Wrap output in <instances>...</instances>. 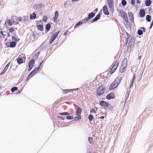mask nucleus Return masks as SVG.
<instances>
[{
  "label": "nucleus",
  "instance_id": "473e14b6",
  "mask_svg": "<svg viewBox=\"0 0 153 153\" xmlns=\"http://www.w3.org/2000/svg\"><path fill=\"white\" fill-rule=\"evenodd\" d=\"M93 138L92 137H89L88 138V140L89 143L91 144H93Z\"/></svg>",
  "mask_w": 153,
  "mask_h": 153
},
{
  "label": "nucleus",
  "instance_id": "09e8293b",
  "mask_svg": "<svg viewBox=\"0 0 153 153\" xmlns=\"http://www.w3.org/2000/svg\"><path fill=\"white\" fill-rule=\"evenodd\" d=\"M31 73H30L29 74V75L27 77V79L26 80L27 81L29 80V79L31 77H30L31 76Z\"/></svg>",
  "mask_w": 153,
  "mask_h": 153
},
{
  "label": "nucleus",
  "instance_id": "a211bd4d",
  "mask_svg": "<svg viewBox=\"0 0 153 153\" xmlns=\"http://www.w3.org/2000/svg\"><path fill=\"white\" fill-rule=\"evenodd\" d=\"M139 14L141 17H143L145 15V11L144 9H142L141 10Z\"/></svg>",
  "mask_w": 153,
  "mask_h": 153
},
{
  "label": "nucleus",
  "instance_id": "4c0bfd02",
  "mask_svg": "<svg viewBox=\"0 0 153 153\" xmlns=\"http://www.w3.org/2000/svg\"><path fill=\"white\" fill-rule=\"evenodd\" d=\"M40 68L39 67H37L35 69L33 70L32 71L34 73H36V71H38Z\"/></svg>",
  "mask_w": 153,
  "mask_h": 153
},
{
  "label": "nucleus",
  "instance_id": "f257e3e1",
  "mask_svg": "<svg viewBox=\"0 0 153 153\" xmlns=\"http://www.w3.org/2000/svg\"><path fill=\"white\" fill-rule=\"evenodd\" d=\"M123 76V74H119L114 81L111 85L109 88V90H112L117 87L120 83Z\"/></svg>",
  "mask_w": 153,
  "mask_h": 153
},
{
  "label": "nucleus",
  "instance_id": "e433bc0d",
  "mask_svg": "<svg viewBox=\"0 0 153 153\" xmlns=\"http://www.w3.org/2000/svg\"><path fill=\"white\" fill-rule=\"evenodd\" d=\"M121 4L123 6H125L126 4V1L125 0H122Z\"/></svg>",
  "mask_w": 153,
  "mask_h": 153
},
{
  "label": "nucleus",
  "instance_id": "338daca9",
  "mask_svg": "<svg viewBox=\"0 0 153 153\" xmlns=\"http://www.w3.org/2000/svg\"><path fill=\"white\" fill-rule=\"evenodd\" d=\"M126 33H127V34L128 36V35H129V34H128V33H127V32Z\"/></svg>",
  "mask_w": 153,
  "mask_h": 153
},
{
  "label": "nucleus",
  "instance_id": "a18cd8bd",
  "mask_svg": "<svg viewBox=\"0 0 153 153\" xmlns=\"http://www.w3.org/2000/svg\"><path fill=\"white\" fill-rule=\"evenodd\" d=\"M67 119L71 120L73 118V117L71 116H68L66 117Z\"/></svg>",
  "mask_w": 153,
  "mask_h": 153
},
{
  "label": "nucleus",
  "instance_id": "72a5a7b5",
  "mask_svg": "<svg viewBox=\"0 0 153 153\" xmlns=\"http://www.w3.org/2000/svg\"><path fill=\"white\" fill-rule=\"evenodd\" d=\"M74 89H72V90H74ZM71 90H62L63 93H68L70 91H71Z\"/></svg>",
  "mask_w": 153,
  "mask_h": 153
},
{
  "label": "nucleus",
  "instance_id": "ddd939ff",
  "mask_svg": "<svg viewBox=\"0 0 153 153\" xmlns=\"http://www.w3.org/2000/svg\"><path fill=\"white\" fill-rule=\"evenodd\" d=\"M100 105L101 106L107 107L108 105V104L104 100H101L100 102Z\"/></svg>",
  "mask_w": 153,
  "mask_h": 153
},
{
  "label": "nucleus",
  "instance_id": "052dcab7",
  "mask_svg": "<svg viewBox=\"0 0 153 153\" xmlns=\"http://www.w3.org/2000/svg\"><path fill=\"white\" fill-rule=\"evenodd\" d=\"M153 23L152 22V23L151 24L150 26V28H151V27H152V25H153Z\"/></svg>",
  "mask_w": 153,
  "mask_h": 153
},
{
  "label": "nucleus",
  "instance_id": "1a4fd4ad",
  "mask_svg": "<svg viewBox=\"0 0 153 153\" xmlns=\"http://www.w3.org/2000/svg\"><path fill=\"white\" fill-rule=\"evenodd\" d=\"M115 97V96L114 93H111L107 95L106 98L107 99L110 100L111 99H114Z\"/></svg>",
  "mask_w": 153,
  "mask_h": 153
},
{
  "label": "nucleus",
  "instance_id": "3c124183",
  "mask_svg": "<svg viewBox=\"0 0 153 153\" xmlns=\"http://www.w3.org/2000/svg\"><path fill=\"white\" fill-rule=\"evenodd\" d=\"M43 6L42 4H38V6L39 8H41Z\"/></svg>",
  "mask_w": 153,
  "mask_h": 153
},
{
  "label": "nucleus",
  "instance_id": "6e6d98bb",
  "mask_svg": "<svg viewBox=\"0 0 153 153\" xmlns=\"http://www.w3.org/2000/svg\"><path fill=\"white\" fill-rule=\"evenodd\" d=\"M68 31H66V32H65L63 34V35L64 36H66L67 35V33L68 32Z\"/></svg>",
  "mask_w": 153,
  "mask_h": 153
},
{
  "label": "nucleus",
  "instance_id": "aec40b11",
  "mask_svg": "<svg viewBox=\"0 0 153 153\" xmlns=\"http://www.w3.org/2000/svg\"><path fill=\"white\" fill-rule=\"evenodd\" d=\"M59 14L58 12L57 11H56L55 13V16L53 17L54 21H55L57 20V19L58 18Z\"/></svg>",
  "mask_w": 153,
  "mask_h": 153
},
{
  "label": "nucleus",
  "instance_id": "c85d7f7f",
  "mask_svg": "<svg viewBox=\"0 0 153 153\" xmlns=\"http://www.w3.org/2000/svg\"><path fill=\"white\" fill-rule=\"evenodd\" d=\"M151 3V1L150 0H147L145 2L146 5L147 6H149L150 5Z\"/></svg>",
  "mask_w": 153,
  "mask_h": 153
},
{
  "label": "nucleus",
  "instance_id": "a878e982",
  "mask_svg": "<svg viewBox=\"0 0 153 153\" xmlns=\"http://www.w3.org/2000/svg\"><path fill=\"white\" fill-rule=\"evenodd\" d=\"M95 15V13H89L88 15L89 18L90 19L93 17Z\"/></svg>",
  "mask_w": 153,
  "mask_h": 153
},
{
  "label": "nucleus",
  "instance_id": "f8f14e48",
  "mask_svg": "<svg viewBox=\"0 0 153 153\" xmlns=\"http://www.w3.org/2000/svg\"><path fill=\"white\" fill-rule=\"evenodd\" d=\"M103 11L104 14L108 15L109 14V12L107 9V6L105 5L103 7Z\"/></svg>",
  "mask_w": 153,
  "mask_h": 153
},
{
  "label": "nucleus",
  "instance_id": "c03bdc74",
  "mask_svg": "<svg viewBox=\"0 0 153 153\" xmlns=\"http://www.w3.org/2000/svg\"><path fill=\"white\" fill-rule=\"evenodd\" d=\"M33 7L36 10L38 9L39 7L38 6V4H35L33 6Z\"/></svg>",
  "mask_w": 153,
  "mask_h": 153
},
{
  "label": "nucleus",
  "instance_id": "de8ad7c7",
  "mask_svg": "<svg viewBox=\"0 0 153 153\" xmlns=\"http://www.w3.org/2000/svg\"><path fill=\"white\" fill-rule=\"evenodd\" d=\"M22 17H19L17 18L16 20L17 21H19V22H21L22 21Z\"/></svg>",
  "mask_w": 153,
  "mask_h": 153
},
{
  "label": "nucleus",
  "instance_id": "393cba45",
  "mask_svg": "<svg viewBox=\"0 0 153 153\" xmlns=\"http://www.w3.org/2000/svg\"><path fill=\"white\" fill-rule=\"evenodd\" d=\"M100 15L99 14L97 15L96 17L93 19V21L94 22L97 21L98 19L100 18Z\"/></svg>",
  "mask_w": 153,
  "mask_h": 153
},
{
  "label": "nucleus",
  "instance_id": "774afa93",
  "mask_svg": "<svg viewBox=\"0 0 153 153\" xmlns=\"http://www.w3.org/2000/svg\"><path fill=\"white\" fill-rule=\"evenodd\" d=\"M17 23V24H19V22H18L17 23Z\"/></svg>",
  "mask_w": 153,
  "mask_h": 153
},
{
  "label": "nucleus",
  "instance_id": "13d9d810",
  "mask_svg": "<svg viewBox=\"0 0 153 153\" xmlns=\"http://www.w3.org/2000/svg\"><path fill=\"white\" fill-rule=\"evenodd\" d=\"M101 119H103L104 118V117L103 116H101L99 117Z\"/></svg>",
  "mask_w": 153,
  "mask_h": 153
},
{
  "label": "nucleus",
  "instance_id": "5701e85b",
  "mask_svg": "<svg viewBox=\"0 0 153 153\" xmlns=\"http://www.w3.org/2000/svg\"><path fill=\"white\" fill-rule=\"evenodd\" d=\"M37 28L38 30L42 31L44 29V27L42 25H39L37 26Z\"/></svg>",
  "mask_w": 153,
  "mask_h": 153
},
{
  "label": "nucleus",
  "instance_id": "bb28decb",
  "mask_svg": "<svg viewBox=\"0 0 153 153\" xmlns=\"http://www.w3.org/2000/svg\"><path fill=\"white\" fill-rule=\"evenodd\" d=\"M16 43L15 42H11L10 43V46L11 48H14L15 47L16 45Z\"/></svg>",
  "mask_w": 153,
  "mask_h": 153
},
{
  "label": "nucleus",
  "instance_id": "603ef678",
  "mask_svg": "<svg viewBox=\"0 0 153 153\" xmlns=\"http://www.w3.org/2000/svg\"><path fill=\"white\" fill-rule=\"evenodd\" d=\"M90 19L89 18V17H88L84 19L83 20L84 21H88Z\"/></svg>",
  "mask_w": 153,
  "mask_h": 153
},
{
  "label": "nucleus",
  "instance_id": "423d86ee",
  "mask_svg": "<svg viewBox=\"0 0 153 153\" xmlns=\"http://www.w3.org/2000/svg\"><path fill=\"white\" fill-rule=\"evenodd\" d=\"M105 89L104 86L101 85L97 89V94L98 96H100L102 95L104 92Z\"/></svg>",
  "mask_w": 153,
  "mask_h": 153
},
{
  "label": "nucleus",
  "instance_id": "7ed1b4c3",
  "mask_svg": "<svg viewBox=\"0 0 153 153\" xmlns=\"http://www.w3.org/2000/svg\"><path fill=\"white\" fill-rule=\"evenodd\" d=\"M119 13L120 14V16L122 18L123 20L125 21V25H127L128 23V18L127 16V14L126 12L122 10H119Z\"/></svg>",
  "mask_w": 153,
  "mask_h": 153
},
{
  "label": "nucleus",
  "instance_id": "680f3d73",
  "mask_svg": "<svg viewBox=\"0 0 153 153\" xmlns=\"http://www.w3.org/2000/svg\"><path fill=\"white\" fill-rule=\"evenodd\" d=\"M66 5H67V4L66 3H65L64 4V6L65 7Z\"/></svg>",
  "mask_w": 153,
  "mask_h": 153
},
{
  "label": "nucleus",
  "instance_id": "2f4dec72",
  "mask_svg": "<svg viewBox=\"0 0 153 153\" xmlns=\"http://www.w3.org/2000/svg\"><path fill=\"white\" fill-rule=\"evenodd\" d=\"M146 20L148 22H149L151 19V16L149 15H147L146 16Z\"/></svg>",
  "mask_w": 153,
  "mask_h": 153
},
{
  "label": "nucleus",
  "instance_id": "b1692460",
  "mask_svg": "<svg viewBox=\"0 0 153 153\" xmlns=\"http://www.w3.org/2000/svg\"><path fill=\"white\" fill-rule=\"evenodd\" d=\"M135 75L134 74L133 76V77L132 79L131 83L130 84V88H131V87H132L133 86L134 82V81L135 80Z\"/></svg>",
  "mask_w": 153,
  "mask_h": 153
},
{
  "label": "nucleus",
  "instance_id": "6e6552de",
  "mask_svg": "<svg viewBox=\"0 0 153 153\" xmlns=\"http://www.w3.org/2000/svg\"><path fill=\"white\" fill-rule=\"evenodd\" d=\"M34 60L33 59H32L30 60L28 64V66L29 67V68L28 69V70L29 71H30L33 67L34 66Z\"/></svg>",
  "mask_w": 153,
  "mask_h": 153
},
{
  "label": "nucleus",
  "instance_id": "37998d69",
  "mask_svg": "<svg viewBox=\"0 0 153 153\" xmlns=\"http://www.w3.org/2000/svg\"><path fill=\"white\" fill-rule=\"evenodd\" d=\"M131 3L132 5H134L135 4V0H131Z\"/></svg>",
  "mask_w": 153,
  "mask_h": 153
},
{
  "label": "nucleus",
  "instance_id": "c756f323",
  "mask_svg": "<svg viewBox=\"0 0 153 153\" xmlns=\"http://www.w3.org/2000/svg\"><path fill=\"white\" fill-rule=\"evenodd\" d=\"M51 27V25L49 24H48L46 25L45 29L49 31L50 30Z\"/></svg>",
  "mask_w": 153,
  "mask_h": 153
},
{
  "label": "nucleus",
  "instance_id": "69168bd1",
  "mask_svg": "<svg viewBox=\"0 0 153 153\" xmlns=\"http://www.w3.org/2000/svg\"><path fill=\"white\" fill-rule=\"evenodd\" d=\"M143 29H144V30H145V28L144 27H143Z\"/></svg>",
  "mask_w": 153,
  "mask_h": 153
},
{
  "label": "nucleus",
  "instance_id": "f3484780",
  "mask_svg": "<svg viewBox=\"0 0 153 153\" xmlns=\"http://www.w3.org/2000/svg\"><path fill=\"white\" fill-rule=\"evenodd\" d=\"M128 16L130 19V20L133 21H134V16L132 13L131 12L128 13Z\"/></svg>",
  "mask_w": 153,
  "mask_h": 153
},
{
  "label": "nucleus",
  "instance_id": "49530a36",
  "mask_svg": "<svg viewBox=\"0 0 153 153\" xmlns=\"http://www.w3.org/2000/svg\"><path fill=\"white\" fill-rule=\"evenodd\" d=\"M58 119H59V120H65V118L62 117H60L59 116H58L57 117Z\"/></svg>",
  "mask_w": 153,
  "mask_h": 153
},
{
  "label": "nucleus",
  "instance_id": "864d4df0",
  "mask_svg": "<svg viewBox=\"0 0 153 153\" xmlns=\"http://www.w3.org/2000/svg\"><path fill=\"white\" fill-rule=\"evenodd\" d=\"M30 73H31V76L30 77H32L34 75L35 73L32 71H31Z\"/></svg>",
  "mask_w": 153,
  "mask_h": 153
},
{
  "label": "nucleus",
  "instance_id": "7c9ffc66",
  "mask_svg": "<svg viewBox=\"0 0 153 153\" xmlns=\"http://www.w3.org/2000/svg\"><path fill=\"white\" fill-rule=\"evenodd\" d=\"M40 54L39 52H37L33 56V58L35 59H36L38 58Z\"/></svg>",
  "mask_w": 153,
  "mask_h": 153
},
{
  "label": "nucleus",
  "instance_id": "4be33fe9",
  "mask_svg": "<svg viewBox=\"0 0 153 153\" xmlns=\"http://www.w3.org/2000/svg\"><path fill=\"white\" fill-rule=\"evenodd\" d=\"M12 40L16 43L19 42L20 40L19 39L17 38V36L16 37L14 36H12Z\"/></svg>",
  "mask_w": 153,
  "mask_h": 153
},
{
  "label": "nucleus",
  "instance_id": "9d476101",
  "mask_svg": "<svg viewBox=\"0 0 153 153\" xmlns=\"http://www.w3.org/2000/svg\"><path fill=\"white\" fill-rule=\"evenodd\" d=\"M108 6L110 9H112L114 7V3L113 0H107Z\"/></svg>",
  "mask_w": 153,
  "mask_h": 153
},
{
  "label": "nucleus",
  "instance_id": "5fc2aeb1",
  "mask_svg": "<svg viewBox=\"0 0 153 153\" xmlns=\"http://www.w3.org/2000/svg\"><path fill=\"white\" fill-rule=\"evenodd\" d=\"M26 17H26L25 16L24 18H23V21L24 22H25V21L26 20Z\"/></svg>",
  "mask_w": 153,
  "mask_h": 153
},
{
  "label": "nucleus",
  "instance_id": "2eb2a0df",
  "mask_svg": "<svg viewBox=\"0 0 153 153\" xmlns=\"http://www.w3.org/2000/svg\"><path fill=\"white\" fill-rule=\"evenodd\" d=\"M134 38H132L131 37L129 42L128 47L130 45V47L133 46L134 44Z\"/></svg>",
  "mask_w": 153,
  "mask_h": 153
},
{
  "label": "nucleus",
  "instance_id": "e2e57ef3",
  "mask_svg": "<svg viewBox=\"0 0 153 153\" xmlns=\"http://www.w3.org/2000/svg\"><path fill=\"white\" fill-rule=\"evenodd\" d=\"M141 56H140L139 57V59H141Z\"/></svg>",
  "mask_w": 153,
  "mask_h": 153
},
{
  "label": "nucleus",
  "instance_id": "58836bf2",
  "mask_svg": "<svg viewBox=\"0 0 153 153\" xmlns=\"http://www.w3.org/2000/svg\"><path fill=\"white\" fill-rule=\"evenodd\" d=\"M69 114V113L66 112H63L62 113H60L59 114V115H67Z\"/></svg>",
  "mask_w": 153,
  "mask_h": 153
},
{
  "label": "nucleus",
  "instance_id": "c9c22d12",
  "mask_svg": "<svg viewBox=\"0 0 153 153\" xmlns=\"http://www.w3.org/2000/svg\"><path fill=\"white\" fill-rule=\"evenodd\" d=\"M18 89V88L17 87H13L11 89V91L12 92H14L15 91H16V90H17Z\"/></svg>",
  "mask_w": 153,
  "mask_h": 153
},
{
  "label": "nucleus",
  "instance_id": "f03ea898",
  "mask_svg": "<svg viewBox=\"0 0 153 153\" xmlns=\"http://www.w3.org/2000/svg\"><path fill=\"white\" fill-rule=\"evenodd\" d=\"M127 63V59L125 58L123 59L121 66L120 68L119 71L121 73H124L126 70Z\"/></svg>",
  "mask_w": 153,
  "mask_h": 153
},
{
  "label": "nucleus",
  "instance_id": "dca6fc26",
  "mask_svg": "<svg viewBox=\"0 0 153 153\" xmlns=\"http://www.w3.org/2000/svg\"><path fill=\"white\" fill-rule=\"evenodd\" d=\"M82 111V109L80 107L76 111V114L78 116H79V117H80L79 119L81 118V116H80V114H81V113Z\"/></svg>",
  "mask_w": 153,
  "mask_h": 153
},
{
  "label": "nucleus",
  "instance_id": "cd10ccee",
  "mask_svg": "<svg viewBox=\"0 0 153 153\" xmlns=\"http://www.w3.org/2000/svg\"><path fill=\"white\" fill-rule=\"evenodd\" d=\"M83 23L82 22H79L77 23L74 26L75 28H76L78 26H79Z\"/></svg>",
  "mask_w": 153,
  "mask_h": 153
},
{
  "label": "nucleus",
  "instance_id": "a19ab883",
  "mask_svg": "<svg viewBox=\"0 0 153 153\" xmlns=\"http://www.w3.org/2000/svg\"><path fill=\"white\" fill-rule=\"evenodd\" d=\"M93 118V117L91 114H90L88 117V119L90 121Z\"/></svg>",
  "mask_w": 153,
  "mask_h": 153
},
{
  "label": "nucleus",
  "instance_id": "79ce46f5",
  "mask_svg": "<svg viewBox=\"0 0 153 153\" xmlns=\"http://www.w3.org/2000/svg\"><path fill=\"white\" fill-rule=\"evenodd\" d=\"M137 33H138V34L140 35H142L143 33V31L141 30H138V31Z\"/></svg>",
  "mask_w": 153,
  "mask_h": 153
},
{
  "label": "nucleus",
  "instance_id": "39448f33",
  "mask_svg": "<svg viewBox=\"0 0 153 153\" xmlns=\"http://www.w3.org/2000/svg\"><path fill=\"white\" fill-rule=\"evenodd\" d=\"M119 64V62L118 61L116 60L112 64V67L110 71V73L111 74H112L115 71Z\"/></svg>",
  "mask_w": 153,
  "mask_h": 153
},
{
  "label": "nucleus",
  "instance_id": "f704fd0d",
  "mask_svg": "<svg viewBox=\"0 0 153 153\" xmlns=\"http://www.w3.org/2000/svg\"><path fill=\"white\" fill-rule=\"evenodd\" d=\"M47 17L46 16H43L42 18V20L43 21L46 22H47Z\"/></svg>",
  "mask_w": 153,
  "mask_h": 153
},
{
  "label": "nucleus",
  "instance_id": "412c9836",
  "mask_svg": "<svg viewBox=\"0 0 153 153\" xmlns=\"http://www.w3.org/2000/svg\"><path fill=\"white\" fill-rule=\"evenodd\" d=\"M10 64V62H9L6 66L4 67V69L3 70L2 73H4L6 71H7V69L8 67L9 66V65Z\"/></svg>",
  "mask_w": 153,
  "mask_h": 153
},
{
  "label": "nucleus",
  "instance_id": "0eeeda50",
  "mask_svg": "<svg viewBox=\"0 0 153 153\" xmlns=\"http://www.w3.org/2000/svg\"><path fill=\"white\" fill-rule=\"evenodd\" d=\"M59 32V31L55 33L51 37L49 40V42L50 44L52 43L53 42L55 39L57 37L58 34Z\"/></svg>",
  "mask_w": 153,
  "mask_h": 153
},
{
  "label": "nucleus",
  "instance_id": "6ab92c4d",
  "mask_svg": "<svg viewBox=\"0 0 153 153\" xmlns=\"http://www.w3.org/2000/svg\"><path fill=\"white\" fill-rule=\"evenodd\" d=\"M36 14L34 12L30 15V18L31 19H35L36 18Z\"/></svg>",
  "mask_w": 153,
  "mask_h": 153
},
{
  "label": "nucleus",
  "instance_id": "4468645a",
  "mask_svg": "<svg viewBox=\"0 0 153 153\" xmlns=\"http://www.w3.org/2000/svg\"><path fill=\"white\" fill-rule=\"evenodd\" d=\"M0 33L2 35V37L3 38H5L7 36H8V37L10 36L9 33H7L6 32H3L2 31H0Z\"/></svg>",
  "mask_w": 153,
  "mask_h": 153
},
{
  "label": "nucleus",
  "instance_id": "9b49d317",
  "mask_svg": "<svg viewBox=\"0 0 153 153\" xmlns=\"http://www.w3.org/2000/svg\"><path fill=\"white\" fill-rule=\"evenodd\" d=\"M17 28L16 27L15 28H9V33H13V35L15 36L16 35V33L15 32V30H17Z\"/></svg>",
  "mask_w": 153,
  "mask_h": 153
},
{
  "label": "nucleus",
  "instance_id": "4d7b16f0",
  "mask_svg": "<svg viewBox=\"0 0 153 153\" xmlns=\"http://www.w3.org/2000/svg\"><path fill=\"white\" fill-rule=\"evenodd\" d=\"M42 62H43V61L42 62H41L39 65V67L40 68V67H41L42 65Z\"/></svg>",
  "mask_w": 153,
  "mask_h": 153
},
{
  "label": "nucleus",
  "instance_id": "0e129e2a",
  "mask_svg": "<svg viewBox=\"0 0 153 153\" xmlns=\"http://www.w3.org/2000/svg\"><path fill=\"white\" fill-rule=\"evenodd\" d=\"M94 10L95 11H97V10H98V9L97 8L95 10Z\"/></svg>",
  "mask_w": 153,
  "mask_h": 153
},
{
  "label": "nucleus",
  "instance_id": "ea45409f",
  "mask_svg": "<svg viewBox=\"0 0 153 153\" xmlns=\"http://www.w3.org/2000/svg\"><path fill=\"white\" fill-rule=\"evenodd\" d=\"M13 21H12L11 20H9L8 22V24L10 25H13V23H14Z\"/></svg>",
  "mask_w": 153,
  "mask_h": 153
},
{
  "label": "nucleus",
  "instance_id": "8fccbe9b",
  "mask_svg": "<svg viewBox=\"0 0 153 153\" xmlns=\"http://www.w3.org/2000/svg\"><path fill=\"white\" fill-rule=\"evenodd\" d=\"M90 113H95V111L94 110V108H92L91 110L90 111Z\"/></svg>",
  "mask_w": 153,
  "mask_h": 153
},
{
  "label": "nucleus",
  "instance_id": "20e7f679",
  "mask_svg": "<svg viewBox=\"0 0 153 153\" xmlns=\"http://www.w3.org/2000/svg\"><path fill=\"white\" fill-rule=\"evenodd\" d=\"M25 56L22 53L16 59L17 62L19 65L25 62Z\"/></svg>",
  "mask_w": 153,
  "mask_h": 153
},
{
  "label": "nucleus",
  "instance_id": "bf43d9fd",
  "mask_svg": "<svg viewBox=\"0 0 153 153\" xmlns=\"http://www.w3.org/2000/svg\"><path fill=\"white\" fill-rule=\"evenodd\" d=\"M137 2L138 3L140 4V0H137Z\"/></svg>",
  "mask_w": 153,
  "mask_h": 153
}]
</instances>
